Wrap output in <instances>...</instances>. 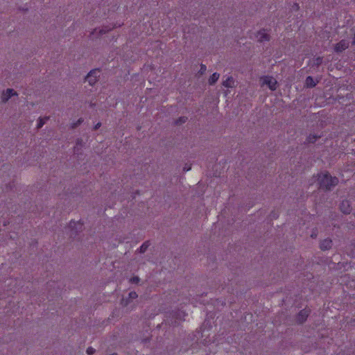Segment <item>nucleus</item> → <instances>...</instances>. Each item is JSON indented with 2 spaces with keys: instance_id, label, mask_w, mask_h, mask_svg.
<instances>
[{
  "instance_id": "nucleus-1",
  "label": "nucleus",
  "mask_w": 355,
  "mask_h": 355,
  "mask_svg": "<svg viewBox=\"0 0 355 355\" xmlns=\"http://www.w3.org/2000/svg\"><path fill=\"white\" fill-rule=\"evenodd\" d=\"M318 180L320 188L325 190H331L338 182L336 177H331L327 173L320 175Z\"/></svg>"
},
{
  "instance_id": "nucleus-2",
  "label": "nucleus",
  "mask_w": 355,
  "mask_h": 355,
  "mask_svg": "<svg viewBox=\"0 0 355 355\" xmlns=\"http://www.w3.org/2000/svg\"><path fill=\"white\" fill-rule=\"evenodd\" d=\"M100 74L101 70L99 69H94L85 77V81L88 82L90 86H94L98 81Z\"/></svg>"
},
{
  "instance_id": "nucleus-3",
  "label": "nucleus",
  "mask_w": 355,
  "mask_h": 355,
  "mask_svg": "<svg viewBox=\"0 0 355 355\" xmlns=\"http://www.w3.org/2000/svg\"><path fill=\"white\" fill-rule=\"evenodd\" d=\"M110 31V29L108 26H103L102 28H95L91 32L89 37L91 40L97 39L102 37L103 35L108 33Z\"/></svg>"
},
{
  "instance_id": "nucleus-4",
  "label": "nucleus",
  "mask_w": 355,
  "mask_h": 355,
  "mask_svg": "<svg viewBox=\"0 0 355 355\" xmlns=\"http://www.w3.org/2000/svg\"><path fill=\"white\" fill-rule=\"evenodd\" d=\"M262 85H267L270 90L275 91L277 89V82L275 78L272 76H266L261 78Z\"/></svg>"
},
{
  "instance_id": "nucleus-5",
  "label": "nucleus",
  "mask_w": 355,
  "mask_h": 355,
  "mask_svg": "<svg viewBox=\"0 0 355 355\" xmlns=\"http://www.w3.org/2000/svg\"><path fill=\"white\" fill-rule=\"evenodd\" d=\"M69 227L71 230V236H76L80 232H83V223H81L80 221L75 222V221H71L69 223Z\"/></svg>"
},
{
  "instance_id": "nucleus-6",
  "label": "nucleus",
  "mask_w": 355,
  "mask_h": 355,
  "mask_svg": "<svg viewBox=\"0 0 355 355\" xmlns=\"http://www.w3.org/2000/svg\"><path fill=\"white\" fill-rule=\"evenodd\" d=\"M15 96H18V93L15 89L11 88L6 89V90H3L1 94V102L6 103L11 97Z\"/></svg>"
},
{
  "instance_id": "nucleus-7",
  "label": "nucleus",
  "mask_w": 355,
  "mask_h": 355,
  "mask_svg": "<svg viewBox=\"0 0 355 355\" xmlns=\"http://www.w3.org/2000/svg\"><path fill=\"white\" fill-rule=\"evenodd\" d=\"M349 42L347 40H342L334 45V50L336 53H340L348 49Z\"/></svg>"
},
{
  "instance_id": "nucleus-8",
  "label": "nucleus",
  "mask_w": 355,
  "mask_h": 355,
  "mask_svg": "<svg viewBox=\"0 0 355 355\" xmlns=\"http://www.w3.org/2000/svg\"><path fill=\"white\" fill-rule=\"evenodd\" d=\"M138 297V295L135 291H131L128 293V296L127 297H123L121 302V304L123 306H128L132 300L137 299Z\"/></svg>"
},
{
  "instance_id": "nucleus-9",
  "label": "nucleus",
  "mask_w": 355,
  "mask_h": 355,
  "mask_svg": "<svg viewBox=\"0 0 355 355\" xmlns=\"http://www.w3.org/2000/svg\"><path fill=\"white\" fill-rule=\"evenodd\" d=\"M187 314L182 311H178L173 313V317L175 318V321H171V324L173 325H176L179 321L184 320V318Z\"/></svg>"
},
{
  "instance_id": "nucleus-10",
  "label": "nucleus",
  "mask_w": 355,
  "mask_h": 355,
  "mask_svg": "<svg viewBox=\"0 0 355 355\" xmlns=\"http://www.w3.org/2000/svg\"><path fill=\"white\" fill-rule=\"evenodd\" d=\"M256 37L257 40L260 42L270 40V35L266 32L264 29L258 31Z\"/></svg>"
},
{
  "instance_id": "nucleus-11",
  "label": "nucleus",
  "mask_w": 355,
  "mask_h": 355,
  "mask_svg": "<svg viewBox=\"0 0 355 355\" xmlns=\"http://www.w3.org/2000/svg\"><path fill=\"white\" fill-rule=\"evenodd\" d=\"M310 313V310L307 309H304L302 310L297 316V320L299 323L304 322L306 318L308 317L309 314Z\"/></svg>"
},
{
  "instance_id": "nucleus-12",
  "label": "nucleus",
  "mask_w": 355,
  "mask_h": 355,
  "mask_svg": "<svg viewBox=\"0 0 355 355\" xmlns=\"http://www.w3.org/2000/svg\"><path fill=\"white\" fill-rule=\"evenodd\" d=\"M340 208L344 214H349L352 210L348 200H343L340 203Z\"/></svg>"
},
{
  "instance_id": "nucleus-13",
  "label": "nucleus",
  "mask_w": 355,
  "mask_h": 355,
  "mask_svg": "<svg viewBox=\"0 0 355 355\" xmlns=\"http://www.w3.org/2000/svg\"><path fill=\"white\" fill-rule=\"evenodd\" d=\"M332 241L329 239H324L320 243V249L322 250H327L331 248Z\"/></svg>"
},
{
  "instance_id": "nucleus-14",
  "label": "nucleus",
  "mask_w": 355,
  "mask_h": 355,
  "mask_svg": "<svg viewBox=\"0 0 355 355\" xmlns=\"http://www.w3.org/2000/svg\"><path fill=\"white\" fill-rule=\"evenodd\" d=\"M83 146V139L80 138L77 139L76 141V146H74V148H73L74 153L81 154L80 151H81Z\"/></svg>"
},
{
  "instance_id": "nucleus-15",
  "label": "nucleus",
  "mask_w": 355,
  "mask_h": 355,
  "mask_svg": "<svg viewBox=\"0 0 355 355\" xmlns=\"http://www.w3.org/2000/svg\"><path fill=\"white\" fill-rule=\"evenodd\" d=\"M223 85L227 88H232L234 87V80L230 76L228 77L226 80H223Z\"/></svg>"
},
{
  "instance_id": "nucleus-16",
  "label": "nucleus",
  "mask_w": 355,
  "mask_h": 355,
  "mask_svg": "<svg viewBox=\"0 0 355 355\" xmlns=\"http://www.w3.org/2000/svg\"><path fill=\"white\" fill-rule=\"evenodd\" d=\"M318 83L311 76H308L305 80V85L307 87L311 88L315 87Z\"/></svg>"
},
{
  "instance_id": "nucleus-17",
  "label": "nucleus",
  "mask_w": 355,
  "mask_h": 355,
  "mask_svg": "<svg viewBox=\"0 0 355 355\" xmlns=\"http://www.w3.org/2000/svg\"><path fill=\"white\" fill-rule=\"evenodd\" d=\"M220 77V74L218 73H214L209 78L208 82L209 85L215 84Z\"/></svg>"
},
{
  "instance_id": "nucleus-18",
  "label": "nucleus",
  "mask_w": 355,
  "mask_h": 355,
  "mask_svg": "<svg viewBox=\"0 0 355 355\" xmlns=\"http://www.w3.org/2000/svg\"><path fill=\"white\" fill-rule=\"evenodd\" d=\"M49 116H45L44 118L40 117L38 119V123H37V129H40L44 125L46 121L47 120H49Z\"/></svg>"
},
{
  "instance_id": "nucleus-19",
  "label": "nucleus",
  "mask_w": 355,
  "mask_h": 355,
  "mask_svg": "<svg viewBox=\"0 0 355 355\" xmlns=\"http://www.w3.org/2000/svg\"><path fill=\"white\" fill-rule=\"evenodd\" d=\"M150 246V242L149 241H146L144 242L141 246L140 248L138 249V251L140 252V253H144L148 248Z\"/></svg>"
},
{
  "instance_id": "nucleus-20",
  "label": "nucleus",
  "mask_w": 355,
  "mask_h": 355,
  "mask_svg": "<svg viewBox=\"0 0 355 355\" xmlns=\"http://www.w3.org/2000/svg\"><path fill=\"white\" fill-rule=\"evenodd\" d=\"M322 62V58L318 57L313 60V64L316 67H319Z\"/></svg>"
},
{
  "instance_id": "nucleus-21",
  "label": "nucleus",
  "mask_w": 355,
  "mask_h": 355,
  "mask_svg": "<svg viewBox=\"0 0 355 355\" xmlns=\"http://www.w3.org/2000/svg\"><path fill=\"white\" fill-rule=\"evenodd\" d=\"M187 121V117L181 116L175 121V124L180 125V124L184 123Z\"/></svg>"
},
{
  "instance_id": "nucleus-22",
  "label": "nucleus",
  "mask_w": 355,
  "mask_h": 355,
  "mask_svg": "<svg viewBox=\"0 0 355 355\" xmlns=\"http://www.w3.org/2000/svg\"><path fill=\"white\" fill-rule=\"evenodd\" d=\"M83 119L80 118L76 122L71 124V128L72 129L76 128L78 126H79L83 123Z\"/></svg>"
},
{
  "instance_id": "nucleus-23",
  "label": "nucleus",
  "mask_w": 355,
  "mask_h": 355,
  "mask_svg": "<svg viewBox=\"0 0 355 355\" xmlns=\"http://www.w3.org/2000/svg\"><path fill=\"white\" fill-rule=\"evenodd\" d=\"M140 279L138 277H133L129 279V282L131 284H139Z\"/></svg>"
},
{
  "instance_id": "nucleus-24",
  "label": "nucleus",
  "mask_w": 355,
  "mask_h": 355,
  "mask_svg": "<svg viewBox=\"0 0 355 355\" xmlns=\"http://www.w3.org/2000/svg\"><path fill=\"white\" fill-rule=\"evenodd\" d=\"M318 137H318V136H316V135H309V137H308V141H309V142H310V143H313V142H315V141L317 140V139H318Z\"/></svg>"
},
{
  "instance_id": "nucleus-25",
  "label": "nucleus",
  "mask_w": 355,
  "mask_h": 355,
  "mask_svg": "<svg viewBox=\"0 0 355 355\" xmlns=\"http://www.w3.org/2000/svg\"><path fill=\"white\" fill-rule=\"evenodd\" d=\"M94 352H95V349L92 347H89L87 349V354L88 355H92L94 354Z\"/></svg>"
},
{
  "instance_id": "nucleus-26",
  "label": "nucleus",
  "mask_w": 355,
  "mask_h": 355,
  "mask_svg": "<svg viewBox=\"0 0 355 355\" xmlns=\"http://www.w3.org/2000/svg\"><path fill=\"white\" fill-rule=\"evenodd\" d=\"M206 70H207L206 66L205 64H200V73L201 74H203L206 71Z\"/></svg>"
},
{
  "instance_id": "nucleus-27",
  "label": "nucleus",
  "mask_w": 355,
  "mask_h": 355,
  "mask_svg": "<svg viewBox=\"0 0 355 355\" xmlns=\"http://www.w3.org/2000/svg\"><path fill=\"white\" fill-rule=\"evenodd\" d=\"M101 125V123H98L94 127V130H96L97 129H98Z\"/></svg>"
},
{
  "instance_id": "nucleus-28",
  "label": "nucleus",
  "mask_w": 355,
  "mask_h": 355,
  "mask_svg": "<svg viewBox=\"0 0 355 355\" xmlns=\"http://www.w3.org/2000/svg\"><path fill=\"white\" fill-rule=\"evenodd\" d=\"M190 169H191V167H190V166H188V167H187V166H184V168H183V170H184V171H189Z\"/></svg>"
},
{
  "instance_id": "nucleus-29",
  "label": "nucleus",
  "mask_w": 355,
  "mask_h": 355,
  "mask_svg": "<svg viewBox=\"0 0 355 355\" xmlns=\"http://www.w3.org/2000/svg\"><path fill=\"white\" fill-rule=\"evenodd\" d=\"M316 236H317V235H316V234H315V233H312V234L311 235V236L312 238H315V237H316Z\"/></svg>"
},
{
  "instance_id": "nucleus-30",
  "label": "nucleus",
  "mask_w": 355,
  "mask_h": 355,
  "mask_svg": "<svg viewBox=\"0 0 355 355\" xmlns=\"http://www.w3.org/2000/svg\"><path fill=\"white\" fill-rule=\"evenodd\" d=\"M294 6H295V8H296V9L299 8L298 4L295 3Z\"/></svg>"
},
{
  "instance_id": "nucleus-31",
  "label": "nucleus",
  "mask_w": 355,
  "mask_h": 355,
  "mask_svg": "<svg viewBox=\"0 0 355 355\" xmlns=\"http://www.w3.org/2000/svg\"><path fill=\"white\" fill-rule=\"evenodd\" d=\"M112 355H117V354H115V353H112Z\"/></svg>"
}]
</instances>
